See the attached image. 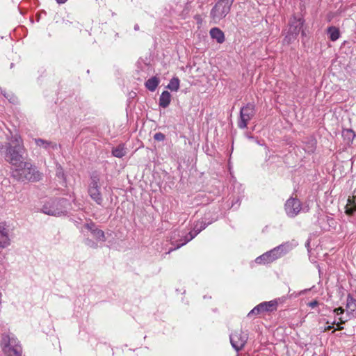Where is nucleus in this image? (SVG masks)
Segmentation results:
<instances>
[{
    "mask_svg": "<svg viewBox=\"0 0 356 356\" xmlns=\"http://www.w3.org/2000/svg\"><path fill=\"white\" fill-rule=\"evenodd\" d=\"M1 344L3 350L6 356H22V347L13 334H3Z\"/></svg>",
    "mask_w": 356,
    "mask_h": 356,
    "instance_id": "3",
    "label": "nucleus"
},
{
    "mask_svg": "<svg viewBox=\"0 0 356 356\" xmlns=\"http://www.w3.org/2000/svg\"><path fill=\"white\" fill-rule=\"evenodd\" d=\"M67 200L63 198L52 200L46 202L41 210L42 213L49 216L65 215L67 213Z\"/></svg>",
    "mask_w": 356,
    "mask_h": 356,
    "instance_id": "5",
    "label": "nucleus"
},
{
    "mask_svg": "<svg viewBox=\"0 0 356 356\" xmlns=\"http://www.w3.org/2000/svg\"><path fill=\"white\" fill-rule=\"evenodd\" d=\"M209 213L206 214L204 218L202 219L201 221H197L194 224L193 229L188 233H181V235L179 234V232H174V235L171 237V239H175L176 236H180L181 238L179 241V243L177 244V246L175 249H178L186 244L188 242L191 241L193 238H194L202 230L204 229L209 225L211 224L213 222L217 220V217H212L210 219V217H208Z\"/></svg>",
    "mask_w": 356,
    "mask_h": 356,
    "instance_id": "1",
    "label": "nucleus"
},
{
    "mask_svg": "<svg viewBox=\"0 0 356 356\" xmlns=\"http://www.w3.org/2000/svg\"><path fill=\"white\" fill-rule=\"evenodd\" d=\"M332 328H333L332 325H328L327 327H326L325 328V331H329V330H332Z\"/></svg>",
    "mask_w": 356,
    "mask_h": 356,
    "instance_id": "38",
    "label": "nucleus"
},
{
    "mask_svg": "<svg viewBox=\"0 0 356 356\" xmlns=\"http://www.w3.org/2000/svg\"><path fill=\"white\" fill-rule=\"evenodd\" d=\"M346 308L347 310L346 316L339 318L341 323H345L356 316V299L350 293H348L347 296Z\"/></svg>",
    "mask_w": 356,
    "mask_h": 356,
    "instance_id": "12",
    "label": "nucleus"
},
{
    "mask_svg": "<svg viewBox=\"0 0 356 356\" xmlns=\"http://www.w3.org/2000/svg\"><path fill=\"white\" fill-rule=\"evenodd\" d=\"M296 38H297V35L287 31V33L284 37V43L289 44L291 43L292 42H293Z\"/></svg>",
    "mask_w": 356,
    "mask_h": 356,
    "instance_id": "24",
    "label": "nucleus"
},
{
    "mask_svg": "<svg viewBox=\"0 0 356 356\" xmlns=\"http://www.w3.org/2000/svg\"><path fill=\"white\" fill-rule=\"evenodd\" d=\"M278 300L277 299L263 302L255 306L248 314V316L251 317L254 315H259L267 312H273L277 309Z\"/></svg>",
    "mask_w": 356,
    "mask_h": 356,
    "instance_id": "8",
    "label": "nucleus"
},
{
    "mask_svg": "<svg viewBox=\"0 0 356 356\" xmlns=\"http://www.w3.org/2000/svg\"><path fill=\"white\" fill-rule=\"evenodd\" d=\"M13 176L20 181H36L40 179V174L31 163L23 161L19 166L15 167Z\"/></svg>",
    "mask_w": 356,
    "mask_h": 356,
    "instance_id": "2",
    "label": "nucleus"
},
{
    "mask_svg": "<svg viewBox=\"0 0 356 356\" xmlns=\"http://www.w3.org/2000/svg\"><path fill=\"white\" fill-rule=\"evenodd\" d=\"M234 0H218L210 12V17L214 24H218L230 12Z\"/></svg>",
    "mask_w": 356,
    "mask_h": 356,
    "instance_id": "4",
    "label": "nucleus"
},
{
    "mask_svg": "<svg viewBox=\"0 0 356 356\" xmlns=\"http://www.w3.org/2000/svg\"><path fill=\"white\" fill-rule=\"evenodd\" d=\"M59 4L65 3L67 0H56Z\"/></svg>",
    "mask_w": 356,
    "mask_h": 356,
    "instance_id": "37",
    "label": "nucleus"
},
{
    "mask_svg": "<svg viewBox=\"0 0 356 356\" xmlns=\"http://www.w3.org/2000/svg\"><path fill=\"white\" fill-rule=\"evenodd\" d=\"M303 24L304 19L302 18H296L294 17L289 22L288 31L298 36Z\"/></svg>",
    "mask_w": 356,
    "mask_h": 356,
    "instance_id": "14",
    "label": "nucleus"
},
{
    "mask_svg": "<svg viewBox=\"0 0 356 356\" xmlns=\"http://www.w3.org/2000/svg\"><path fill=\"white\" fill-rule=\"evenodd\" d=\"M85 244L90 248H97V243L95 241H93L92 240L87 238H86L85 240Z\"/></svg>",
    "mask_w": 356,
    "mask_h": 356,
    "instance_id": "30",
    "label": "nucleus"
},
{
    "mask_svg": "<svg viewBox=\"0 0 356 356\" xmlns=\"http://www.w3.org/2000/svg\"><path fill=\"white\" fill-rule=\"evenodd\" d=\"M159 84V79L156 76L149 79L145 83V87L151 92H154Z\"/></svg>",
    "mask_w": 356,
    "mask_h": 356,
    "instance_id": "20",
    "label": "nucleus"
},
{
    "mask_svg": "<svg viewBox=\"0 0 356 356\" xmlns=\"http://www.w3.org/2000/svg\"><path fill=\"white\" fill-rule=\"evenodd\" d=\"M165 138V136L161 132L156 133L154 136V139L157 141H163Z\"/></svg>",
    "mask_w": 356,
    "mask_h": 356,
    "instance_id": "31",
    "label": "nucleus"
},
{
    "mask_svg": "<svg viewBox=\"0 0 356 356\" xmlns=\"http://www.w3.org/2000/svg\"><path fill=\"white\" fill-rule=\"evenodd\" d=\"M302 209V203L300 200L294 197L288 199L284 204V210L287 216L294 218L298 216Z\"/></svg>",
    "mask_w": 356,
    "mask_h": 356,
    "instance_id": "11",
    "label": "nucleus"
},
{
    "mask_svg": "<svg viewBox=\"0 0 356 356\" xmlns=\"http://www.w3.org/2000/svg\"><path fill=\"white\" fill-rule=\"evenodd\" d=\"M34 141L38 147L44 148L48 152H50L51 149H55L57 148L56 143L49 140H46L42 138H35Z\"/></svg>",
    "mask_w": 356,
    "mask_h": 356,
    "instance_id": "15",
    "label": "nucleus"
},
{
    "mask_svg": "<svg viewBox=\"0 0 356 356\" xmlns=\"http://www.w3.org/2000/svg\"><path fill=\"white\" fill-rule=\"evenodd\" d=\"M229 339L232 347L238 352L245 346L248 339V334L243 332L241 330H236L230 334Z\"/></svg>",
    "mask_w": 356,
    "mask_h": 356,
    "instance_id": "10",
    "label": "nucleus"
},
{
    "mask_svg": "<svg viewBox=\"0 0 356 356\" xmlns=\"http://www.w3.org/2000/svg\"><path fill=\"white\" fill-rule=\"evenodd\" d=\"M327 34L332 41L337 40L340 37L339 29L336 26H330L327 28Z\"/></svg>",
    "mask_w": 356,
    "mask_h": 356,
    "instance_id": "21",
    "label": "nucleus"
},
{
    "mask_svg": "<svg viewBox=\"0 0 356 356\" xmlns=\"http://www.w3.org/2000/svg\"><path fill=\"white\" fill-rule=\"evenodd\" d=\"M56 175L60 178H63L64 177V172L60 165L57 167Z\"/></svg>",
    "mask_w": 356,
    "mask_h": 356,
    "instance_id": "32",
    "label": "nucleus"
},
{
    "mask_svg": "<svg viewBox=\"0 0 356 356\" xmlns=\"http://www.w3.org/2000/svg\"><path fill=\"white\" fill-rule=\"evenodd\" d=\"M343 135L346 137H348L349 139L353 140L355 135L353 130L351 129H346L343 131Z\"/></svg>",
    "mask_w": 356,
    "mask_h": 356,
    "instance_id": "29",
    "label": "nucleus"
},
{
    "mask_svg": "<svg viewBox=\"0 0 356 356\" xmlns=\"http://www.w3.org/2000/svg\"><path fill=\"white\" fill-rule=\"evenodd\" d=\"M171 102V95L168 91H163L159 97V106L165 108Z\"/></svg>",
    "mask_w": 356,
    "mask_h": 356,
    "instance_id": "17",
    "label": "nucleus"
},
{
    "mask_svg": "<svg viewBox=\"0 0 356 356\" xmlns=\"http://www.w3.org/2000/svg\"><path fill=\"white\" fill-rule=\"evenodd\" d=\"M167 88L171 91H177L179 88V79L177 77H173L170 79Z\"/></svg>",
    "mask_w": 356,
    "mask_h": 356,
    "instance_id": "23",
    "label": "nucleus"
},
{
    "mask_svg": "<svg viewBox=\"0 0 356 356\" xmlns=\"http://www.w3.org/2000/svg\"><path fill=\"white\" fill-rule=\"evenodd\" d=\"M194 19L196 20V22L198 23V24H202V17L200 15H195L194 17Z\"/></svg>",
    "mask_w": 356,
    "mask_h": 356,
    "instance_id": "35",
    "label": "nucleus"
},
{
    "mask_svg": "<svg viewBox=\"0 0 356 356\" xmlns=\"http://www.w3.org/2000/svg\"><path fill=\"white\" fill-rule=\"evenodd\" d=\"M257 143L259 144V145H261V143H259V140H256Z\"/></svg>",
    "mask_w": 356,
    "mask_h": 356,
    "instance_id": "41",
    "label": "nucleus"
},
{
    "mask_svg": "<svg viewBox=\"0 0 356 356\" xmlns=\"http://www.w3.org/2000/svg\"><path fill=\"white\" fill-rule=\"evenodd\" d=\"M265 254H267L268 261H270V263L275 261V259L273 257V253H271V250L270 251L265 252Z\"/></svg>",
    "mask_w": 356,
    "mask_h": 356,
    "instance_id": "33",
    "label": "nucleus"
},
{
    "mask_svg": "<svg viewBox=\"0 0 356 356\" xmlns=\"http://www.w3.org/2000/svg\"><path fill=\"white\" fill-rule=\"evenodd\" d=\"M88 193L90 197L98 205L102 206L103 196L101 193L100 176L97 172H93L90 175V181L88 188Z\"/></svg>",
    "mask_w": 356,
    "mask_h": 356,
    "instance_id": "6",
    "label": "nucleus"
},
{
    "mask_svg": "<svg viewBox=\"0 0 356 356\" xmlns=\"http://www.w3.org/2000/svg\"><path fill=\"white\" fill-rule=\"evenodd\" d=\"M3 96L12 104H15L17 102V97L11 93H6L1 92Z\"/></svg>",
    "mask_w": 356,
    "mask_h": 356,
    "instance_id": "26",
    "label": "nucleus"
},
{
    "mask_svg": "<svg viewBox=\"0 0 356 356\" xmlns=\"http://www.w3.org/2000/svg\"><path fill=\"white\" fill-rule=\"evenodd\" d=\"M255 262L259 264H266L270 263V261H268L267 254L265 253L257 257L255 259Z\"/></svg>",
    "mask_w": 356,
    "mask_h": 356,
    "instance_id": "25",
    "label": "nucleus"
},
{
    "mask_svg": "<svg viewBox=\"0 0 356 356\" xmlns=\"http://www.w3.org/2000/svg\"><path fill=\"white\" fill-rule=\"evenodd\" d=\"M301 33H302V35H305V31H302Z\"/></svg>",
    "mask_w": 356,
    "mask_h": 356,
    "instance_id": "40",
    "label": "nucleus"
},
{
    "mask_svg": "<svg viewBox=\"0 0 356 356\" xmlns=\"http://www.w3.org/2000/svg\"><path fill=\"white\" fill-rule=\"evenodd\" d=\"M318 305V302L316 301V300H314V301H312V302H309L308 303V306L311 308H314L316 307L317 305Z\"/></svg>",
    "mask_w": 356,
    "mask_h": 356,
    "instance_id": "34",
    "label": "nucleus"
},
{
    "mask_svg": "<svg viewBox=\"0 0 356 356\" xmlns=\"http://www.w3.org/2000/svg\"><path fill=\"white\" fill-rule=\"evenodd\" d=\"M112 155L116 158H122L127 154L125 145L121 143L112 149Z\"/></svg>",
    "mask_w": 356,
    "mask_h": 356,
    "instance_id": "18",
    "label": "nucleus"
},
{
    "mask_svg": "<svg viewBox=\"0 0 356 356\" xmlns=\"http://www.w3.org/2000/svg\"><path fill=\"white\" fill-rule=\"evenodd\" d=\"M294 245L291 242L284 243L271 250V253H273V257L275 259V260L281 258L282 257L284 256L288 252L291 251Z\"/></svg>",
    "mask_w": 356,
    "mask_h": 356,
    "instance_id": "13",
    "label": "nucleus"
},
{
    "mask_svg": "<svg viewBox=\"0 0 356 356\" xmlns=\"http://www.w3.org/2000/svg\"><path fill=\"white\" fill-rule=\"evenodd\" d=\"M342 323H341V321L339 320V322L337 323V329H335L333 332H334L336 330H342L343 329V326H341Z\"/></svg>",
    "mask_w": 356,
    "mask_h": 356,
    "instance_id": "36",
    "label": "nucleus"
},
{
    "mask_svg": "<svg viewBox=\"0 0 356 356\" xmlns=\"http://www.w3.org/2000/svg\"><path fill=\"white\" fill-rule=\"evenodd\" d=\"M256 113L255 105L254 103H248L241 108L240 116L238 121V127L240 129H245L248 123L254 116Z\"/></svg>",
    "mask_w": 356,
    "mask_h": 356,
    "instance_id": "7",
    "label": "nucleus"
},
{
    "mask_svg": "<svg viewBox=\"0 0 356 356\" xmlns=\"http://www.w3.org/2000/svg\"><path fill=\"white\" fill-rule=\"evenodd\" d=\"M250 139H253V137L252 136H249L248 137Z\"/></svg>",
    "mask_w": 356,
    "mask_h": 356,
    "instance_id": "42",
    "label": "nucleus"
},
{
    "mask_svg": "<svg viewBox=\"0 0 356 356\" xmlns=\"http://www.w3.org/2000/svg\"><path fill=\"white\" fill-rule=\"evenodd\" d=\"M316 144L314 138L309 139L304 147L305 151L309 154L313 153L316 149Z\"/></svg>",
    "mask_w": 356,
    "mask_h": 356,
    "instance_id": "22",
    "label": "nucleus"
},
{
    "mask_svg": "<svg viewBox=\"0 0 356 356\" xmlns=\"http://www.w3.org/2000/svg\"><path fill=\"white\" fill-rule=\"evenodd\" d=\"M333 312L337 316H339V318L346 316V314H344L345 309L341 307L335 308Z\"/></svg>",
    "mask_w": 356,
    "mask_h": 356,
    "instance_id": "28",
    "label": "nucleus"
},
{
    "mask_svg": "<svg viewBox=\"0 0 356 356\" xmlns=\"http://www.w3.org/2000/svg\"><path fill=\"white\" fill-rule=\"evenodd\" d=\"M134 30H135V31H138V30H139V26H138V24H136V25L134 26Z\"/></svg>",
    "mask_w": 356,
    "mask_h": 356,
    "instance_id": "39",
    "label": "nucleus"
},
{
    "mask_svg": "<svg viewBox=\"0 0 356 356\" xmlns=\"http://www.w3.org/2000/svg\"><path fill=\"white\" fill-rule=\"evenodd\" d=\"M356 211V204L354 198L348 197L345 207V212L348 216H353Z\"/></svg>",
    "mask_w": 356,
    "mask_h": 356,
    "instance_id": "19",
    "label": "nucleus"
},
{
    "mask_svg": "<svg viewBox=\"0 0 356 356\" xmlns=\"http://www.w3.org/2000/svg\"><path fill=\"white\" fill-rule=\"evenodd\" d=\"M0 235L6 236L8 235V229L5 222H0Z\"/></svg>",
    "mask_w": 356,
    "mask_h": 356,
    "instance_id": "27",
    "label": "nucleus"
},
{
    "mask_svg": "<svg viewBox=\"0 0 356 356\" xmlns=\"http://www.w3.org/2000/svg\"><path fill=\"white\" fill-rule=\"evenodd\" d=\"M209 34L211 38L216 40L218 43L222 44L225 42V34L219 28L214 27L211 29Z\"/></svg>",
    "mask_w": 356,
    "mask_h": 356,
    "instance_id": "16",
    "label": "nucleus"
},
{
    "mask_svg": "<svg viewBox=\"0 0 356 356\" xmlns=\"http://www.w3.org/2000/svg\"><path fill=\"white\" fill-rule=\"evenodd\" d=\"M76 227L80 229V232L84 234L85 230H88L90 232L91 235L98 242H104L106 240L105 233L103 230L99 229L95 222L90 221L88 223H86L81 227Z\"/></svg>",
    "mask_w": 356,
    "mask_h": 356,
    "instance_id": "9",
    "label": "nucleus"
}]
</instances>
